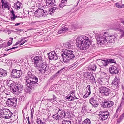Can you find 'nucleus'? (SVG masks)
Here are the masks:
<instances>
[{"instance_id": "obj_1", "label": "nucleus", "mask_w": 124, "mask_h": 124, "mask_svg": "<svg viewBox=\"0 0 124 124\" xmlns=\"http://www.w3.org/2000/svg\"><path fill=\"white\" fill-rule=\"evenodd\" d=\"M76 42L77 46L80 50H86L91 45L89 38L83 35L78 37Z\"/></svg>"}, {"instance_id": "obj_2", "label": "nucleus", "mask_w": 124, "mask_h": 124, "mask_svg": "<svg viewBox=\"0 0 124 124\" xmlns=\"http://www.w3.org/2000/svg\"><path fill=\"white\" fill-rule=\"evenodd\" d=\"M28 86L33 88L38 85V78L30 71H29L25 77Z\"/></svg>"}, {"instance_id": "obj_3", "label": "nucleus", "mask_w": 124, "mask_h": 124, "mask_svg": "<svg viewBox=\"0 0 124 124\" xmlns=\"http://www.w3.org/2000/svg\"><path fill=\"white\" fill-rule=\"evenodd\" d=\"M63 52V53L61 55L62 59H60V60L63 63H68L70 60L74 58L75 55L73 51L65 49Z\"/></svg>"}, {"instance_id": "obj_4", "label": "nucleus", "mask_w": 124, "mask_h": 124, "mask_svg": "<svg viewBox=\"0 0 124 124\" xmlns=\"http://www.w3.org/2000/svg\"><path fill=\"white\" fill-rule=\"evenodd\" d=\"M57 113L53 115V117L56 120H60L65 117L66 113L64 110L61 108H58Z\"/></svg>"}, {"instance_id": "obj_5", "label": "nucleus", "mask_w": 124, "mask_h": 124, "mask_svg": "<svg viewBox=\"0 0 124 124\" xmlns=\"http://www.w3.org/2000/svg\"><path fill=\"white\" fill-rule=\"evenodd\" d=\"M10 86L14 93L16 94H18L19 92H20L23 90V86L22 85L19 84L18 82L16 83V85H13L11 83L10 85Z\"/></svg>"}, {"instance_id": "obj_6", "label": "nucleus", "mask_w": 124, "mask_h": 124, "mask_svg": "<svg viewBox=\"0 0 124 124\" xmlns=\"http://www.w3.org/2000/svg\"><path fill=\"white\" fill-rule=\"evenodd\" d=\"M48 14L47 11L43 9L39 8L35 12V16L38 18L45 17Z\"/></svg>"}, {"instance_id": "obj_7", "label": "nucleus", "mask_w": 124, "mask_h": 124, "mask_svg": "<svg viewBox=\"0 0 124 124\" xmlns=\"http://www.w3.org/2000/svg\"><path fill=\"white\" fill-rule=\"evenodd\" d=\"M106 37L105 33L103 34H100L96 37L97 43L103 46L106 42Z\"/></svg>"}, {"instance_id": "obj_8", "label": "nucleus", "mask_w": 124, "mask_h": 124, "mask_svg": "<svg viewBox=\"0 0 124 124\" xmlns=\"http://www.w3.org/2000/svg\"><path fill=\"white\" fill-rule=\"evenodd\" d=\"M105 35L106 37V42L107 43H113L114 42L115 40L117 39V38H116L117 36V34L116 33H115L113 34H108L106 32H105Z\"/></svg>"}, {"instance_id": "obj_9", "label": "nucleus", "mask_w": 124, "mask_h": 124, "mask_svg": "<svg viewBox=\"0 0 124 124\" xmlns=\"http://www.w3.org/2000/svg\"><path fill=\"white\" fill-rule=\"evenodd\" d=\"M22 74V72L20 70L14 69L12 70L10 76L13 78L17 79L21 77Z\"/></svg>"}, {"instance_id": "obj_10", "label": "nucleus", "mask_w": 124, "mask_h": 124, "mask_svg": "<svg viewBox=\"0 0 124 124\" xmlns=\"http://www.w3.org/2000/svg\"><path fill=\"white\" fill-rule=\"evenodd\" d=\"M17 99L16 98H8L7 100V104L8 106L10 107L15 106L17 103Z\"/></svg>"}, {"instance_id": "obj_11", "label": "nucleus", "mask_w": 124, "mask_h": 124, "mask_svg": "<svg viewBox=\"0 0 124 124\" xmlns=\"http://www.w3.org/2000/svg\"><path fill=\"white\" fill-rule=\"evenodd\" d=\"M33 60L35 67H40L39 64L43 63V59L40 56H36L33 58Z\"/></svg>"}, {"instance_id": "obj_12", "label": "nucleus", "mask_w": 124, "mask_h": 124, "mask_svg": "<svg viewBox=\"0 0 124 124\" xmlns=\"http://www.w3.org/2000/svg\"><path fill=\"white\" fill-rule=\"evenodd\" d=\"M76 26L75 25H69L68 28L66 27L62 28L60 29L59 30L58 32V33L60 34L62 32H64L68 31V30L69 31L73 30L76 28Z\"/></svg>"}, {"instance_id": "obj_13", "label": "nucleus", "mask_w": 124, "mask_h": 124, "mask_svg": "<svg viewBox=\"0 0 124 124\" xmlns=\"http://www.w3.org/2000/svg\"><path fill=\"white\" fill-rule=\"evenodd\" d=\"M99 91L100 93L103 95H105L106 96L108 95L111 92L110 89L104 86H102L99 88Z\"/></svg>"}, {"instance_id": "obj_14", "label": "nucleus", "mask_w": 124, "mask_h": 124, "mask_svg": "<svg viewBox=\"0 0 124 124\" xmlns=\"http://www.w3.org/2000/svg\"><path fill=\"white\" fill-rule=\"evenodd\" d=\"M109 115V113L107 111H100L99 114L100 119L102 120H105L107 118Z\"/></svg>"}, {"instance_id": "obj_15", "label": "nucleus", "mask_w": 124, "mask_h": 124, "mask_svg": "<svg viewBox=\"0 0 124 124\" xmlns=\"http://www.w3.org/2000/svg\"><path fill=\"white\" fill-rule=\"evenodd\" d=\"M102 104L103 107L104 108H109L111 107L114 104V103L112 101L108 100H104Z\"/></svg>"}, {"instance_id": "obj_16", "label": "nucleus", "mask_w": 124, "mask_h": 124, "mask_svg": "<svg viewBox=\"0 0 124 124\" xmlns=\"http://www.w3.org/2000/svg\"><path fill=\"white\" fill-rule=\"evenodd\" d=\"M50 60H55L58 59L57 55L55 51H53L48 54Z\"/></svg>"}, {"instance_id": "obj_17", "label": "nucleus", "mask_w": 124, "mask_h": 124, "mask_svg": "<svg viewBox=\"0 0 124 124\" xmlns=\"http://www.w3.org/2000/svg\"><path fill=\"white\" fill-rule=\"evenodd\" d=\"M109 71L110 73L112 74H118L119 72L118 68L114 66H113L109 68Z\"/></svg>"}, {"instance_id": "obj_18", "label": "nucleus", "mask_w": 124, "mask_h": 124, "mask_svg": "<svg viewBox=\"0 0 124 124\" xmlns=\"http://www.w3.org/2000/svg\"><path fill=\"white\" fill-rule=\"evenodd\" d=\"M98 99L94 97H91L89 100L90 103L93 106L95 107H97L98 105Z\"/></svg>"}, {"instance_id": "obj_19", "label": "nucleus", "mask_w": 124, "mask_h": 124, "mask_svg": "<svg viewBox=\"0 0 124 124\" xmlns=\"http://www.w3.org/2000/svg\"><path fill=\"white\" fill-rule=\"evenodd\" d=\"M119 79L118 78L115 77L112 83L114 84V87H116L117 88H118L119 87Z\"/></svg>"}, {"instance_id": "obj_20", "label": "nucleus", "mask_w": 124, "mask_h": 124, "mask_svg": "<svg viewBox=\"0 0 124 124\" xmlns=\"http://www.w3.org/2000/svg\"><path fill=\"white\" fill-rule=\"evenodd\" d=\"M42 66H43L42 65H44L43 67H42V69L39 70V71H40V73L43 74L47 71L48 68L47 67V64H46L45 63L43 62L42 63Z\"/></svg>"}, {"instance_id": "obj_21", "label": "nucleus", "mask_w": 124, "mask_h": 124, "mask_svg": "<svg viewBox=\"0 0 124 124\" xmlns=\"http://www.w3.org/2000/svg\"><path fill=\"white\" fill-rule=\"evenodd\" d=\"M120 25L118 24V26L116 28H114L113 29L114 30H118L120 32L121 35L120 37L121 38L124 37V29H119L118 28L120 26Z\"/></svg>"}, {"instance_id": "obj_22", "label": "nucleus", "mask_w": 124, "mask_h": 124, "mask_svg": "<svg viewBox=\"0 0 124 124\" xmlns=\"http://www.w3.org/2000/svg\"><path fill=\"white\" fill-rule=\"evenodd\" d=\"M9 111V109L7 108H2L0 110V114L1 116L3 118L7 112Z\"/></svg>"}, {"instance_id": "obj_23", "label": "nucleus", "mask_w": 124, "mask_h": 124, "mask_svg": "<svg viewBox=\"0 0 124 124\" xmlns=\"http://www.w3.org/2000/svg\"><path fill=\"white\" fill-rule=\"evenodd\" d=\"M46 4L49 7L54 6L56 5L55 0H46Z\"/></svg>"}, {"instance_id": "obj_24", "label": "nucleus", "mask_w": 124, "mask_h": 124, "mask_svg": "<svg viewBox=\"0 0 124 124\" xmlns=\"http://www.w3.org/2000/svg\"><path fill=\"white\" fill-rule=\"evenodd\" d=\"M1 2L2 3V8L3 7H4V8H7L9 9V3L8 2L6 1L4 2L3 0H1Z\"/></svg>"}, {"instance_id": "obj_25", "label": "nucleus", "mask_w": 124, "mask_h": 124, "mask_svg": "<svg viewBox=\"0 0 124 124\" xmlns=\"http://www.w3.org/2000/svg\"><path fill=\"white\" fill-rule=\"evenodd\" d=\"M12 115V113L10 112L9 110V111L7 112L5 116H4L3 118H5L6 119H9L10 118Z\"/></svg>"}, {"instance_id": "obj_26", "label": "nucleus", "mask_w": 124, "mask_h": 124, "mask_svg": "<svg viewBox=\"0 0 124 124\" xmlns=\"http://www.w3.org/2000/svg\"><path fill=\"white\" fill-rule=\"evenodd\" d=\"M0 77L2 76L4 77L7 75L6 71L2 69H0Z\"/></svg>"}, {"instance_id": "obj_27", "label": "nucleus", "mask_w": 124, "mask_h": 124, "mask_svg": "<svg viewBox=\"0 0 124 124\" xmlns=\"http://www.w3.org/2000/svg\"><path fill=\"white\" fill-rule=\"evenodd\" d=\"M71 42L70 41H69L66 43L64 45L65 47L69 49H71L73 48V46L71 44Z\"/></svg>"}, {"instance_id": "obj_28", "label": "nucleus", "mask_w": 124, "mask_h": 124, "mask_svg": "<svg viewBox=\"0 0 124 124\" xmlns=\"http://www.w3.org/2000/svg\"><path fill=\"white\" fill-rule=\"evenodd\" d=\"M105 81L102 79L98 78L97 80L98 85H105L104 82Z\"/></svg>"}, {"instance_id": "obj_29", "label": "nucleus", "mask_w": 124, "mask_h": 124, "mask_svg": "<svg viewBox=\"0 0 124 124\" xmlns=\"http://www.w3.org/2000/svg\"><path fill=\"white\" fill-rule=\"evenodd\" d=\"M87 77L88 78H90V80L92 81V82L93 83L95 82V80L94 79V77L93 76V74H91V75L90 74L87 75Z\"/></svg>"}, {"instance_id": "obj_30", "label": "nucleus", "mask_w": 124, "mask_h": 124, "mask_svg": "<svg viewBox=\"0 0 124 124\" xmlns=\"http://www.w3.org/2000/svg\"><path fill=\"white\" fill-rule=\"evenodd\" d=\"M20 3L18 1L16 3H15L14 4V8L18 10L20 8Z\"/></svg>"}, {"instance_id": "obj_31", "label": "nucleus", "mask_w": 124, "mask_h": 124, "mask_svg": "<svg viewBox=\"0 0 124 124\" xmlns=\"http://www.w3.org/2000/svg\"><path fill=\"white\" fill-rule=\"evenodd\" d=\"M58 9L57 8L55 7H53L50 9L49 10V14H51L52 13H54L56 9Z\"/></svg>"}, {"instance_id": "obj_32", "label": "nucleus", "mask_w": 124, "mask_h": 124, "mask_svg": "<svg viewBox=\"0 0 124 124\" xmlns=\"http://www.w3.org/2000/svg\"><path fill=\"white\" fill-rule=\"evenodd\" d=\"M101 63L103 66H106L109 64L108 59L106 60H103L102 61Z\"/></svg>"}, {"instance_id": "obj_33", "label": "nucleus", "mask_w": 124, "mask_h": 124, "mask_svg": "<svg viewBox=\"0 0 124 124\" xmlns=\"http://www.w3.org/2000/svg\"><path fill=\"white\" fill-rule=\"evenodd\" d=\"M66 99H69V100L70 101L73 100L75 99L76 98V97L75 96H74L71 95H70V96L68 97L66 96Z\"/></svg>"}, {"instance_id": "obj_34", "label": "nucleus", "mask_w": 124, "mask_h": 124, "mask_svg": "<svg viewBox=\"0 0 124 124\" xmlns=\"http://www.w3.org/2000/svg\"><path fill=\"white\" fill-rule=\"evenodd\" d=\"M82 124H91V123L89 119H87L83 122Z\"/></svg>"}, {"instance_id": "obj_35", "label": "nucleus", "mask_w": 124, "mask_h": 124, "mask_svg": "<svg viewBox=\"0 0 124 124\" xmlns=\"http://www.w3.org/2000/svg\"><path fill=\"white\" fill-rule=\"evenodd\" d=\"M96 67L95 65H92L90 69V70L91 71H94L96 70Z\"/></svg>"}, {"instance_id": "obj_36", "label": "nucleus", "mask_w": 124, "mask_h": 124, "mask_svg": "<svg viewBox=\"0 0 124 124\" xmlns=\"http://www.w3.org/2000/svg\"><path fill=\"white\" fill-rule=\"evenodd\" d=\"M122 105L120 104L118 106L116 111V113H119L121 111L122 108Z\"/></svg>"}, {"instance_id": "obj_37", "label": "nucleus", "mask_w": 124, "mask_h": 124, "mask_svg": "<svg viewBox=\"0 0 124 124\" xmlns=\"http://www.w3.org/2000/svg\"><path fill=\"white\" fill-rule=\"evenodd\" d=\"M116 5V7L118 8H124V5L122 4L121 5H120L119 3H117L115 4Z\"/></svg>"}, {"instance_id": "obj_38", "label": "nucleus", "mask_w": 124, "mask_h": 124, "mask_svg": "<svg viewBox=\"0 0 124 124\" xmlns=\"http://www.w3.org/2000/svg\"><path fill=\"white\" fill-rule=\"evenodd\" d=\"M36 122L38 124H45V122H43L40 119H37L36 121Z\"/></svg>"}, {"instance_id": "obj_39", "label": "nucleus", "mask_w": 124, "mask_h": 124, "mask_svg": "<svg viewBox=\"0 0 124 124\" xmlns=\"http://www.w3.org/2000/svg\"><path fill=\"white\" fill-rule=\"evenodd\" d=\"M71 122L69 120H64L62 121V124H71Z\"/></svg>"}, {"instance_id": "obj_40", "label": "nucleus", "mask_w": 124, "mask_h": 124, "mask_svg": "<svg viewBox=\"0 0 124 124\" xmlns=\"http://www.w3.org/2000/svg\"><path fill=\"white\" fill-rule=\"evenodd\" d=\"M9 40L7 44L8 46H10L12 44L13 39L12 38L10 37L9 38Z\"/></svg>"}, {"instance_id": "obj_41", "label": "nucleus", "mask_w": 124, "mask_h": 124, "mask_svg": "<svg viewBox=\"0 0 124 124\" xmlns=\"http://www.w3.org/2000/svg\"><path fill=\"white\" fill-rule=\"evenodd\" d=\"M109 64L110 63H116V62L115 61L114 59H108Z\"/></svg>"}, {"instance_id": "obj_42", "label": "nucleus", "mask_w": 124, "mask_h": 124, "mask_svg": "<svg viewBox=\"0 0 124 124\" xmlns=\"http://www.w3.org/2000/svg\"><path fill=\"white\" fill-rule=\"evenodd\" d=\"M87 90H88V92H89V95H90L91 93V91H90V85H88L87 87H86Z\"/></svg>"}, {"instance_id": "obj_43", "label": "nucleus", "mask_w": 124, "mask_h": 124, "mask_svg": "<svg viewBox=\"0 0 124 124\" xmlns=\"http://www.w3.org/2000/svg\"><path fill=\"white\" fill-rule=\"evenodd\" d=\"M124 103V94L123 93V96L122 97L121 99V102L120 104L122 105H123Z\"/></svg>"}, {"instance_id": "obj_44", "label": "nucleus", "mask_w": 124, "mask_h": 124, "mask_svg": "<svg viewBox=\"0 0 124 124\" xmlns=\"http://www.w3.org/2000/svg\"><path fill=\"white\" fill-rule=\"evenodd\" d=\"M28 87L29 89H28L27 92L28 93H30L31 92L32 89H33L34 87H33V88H31L29 86H28Z\"/></svg>"}, {"instance_id": "obj_45", "label": "nucleus", "mask_w": 124, "mask_h": 124, "mask_svg": "<svg viewBox=\"0 0 124 124\" xmlns=\"http://www.w3.org/2000/svg\"><path fill=\"white\" fill-rule=\"evenodd\" d=\"M12 16H13V17H11V20H14L17 17V16H16L15 14L12 15Z\"/></svg>"}, {"instance_id": "obj_46", "label": "nucleus", "mask_w": 124, "mask_h": 124, "mask_svg": "<svg viewBox=\"0 0 124 124\" xmlns=\"http://www.w3.org/2000/svg\"><path fill=\"white\" fill-rule=\"evenodd\" d=\"M42 63H41V64H39V66L40 67H39H39H36V68L39 70H40V69H42V67H43V66H44V65H42L43 66H42Z\"/></svg>"}, {"instance_id": "obj_47", "label": "nucleus", "mask_w": 124, "mask_h": 124, "mask_svg": "<svg viewBox=\"0 0 124 124\" xmlns=\"http://www.w3.org/2000/svg\"><path fill=\"white\" fill-rule=\"evenodd\" d=\"M47 100L49 101L50 102L52 103H53L55 102V101L53 100V99H48Z\"/></svg>"}, {"instance_id": "obj_48", "label": "nucleus", "mask_w": 124, "mask_h": 124, "mask_svg": "<svg viewBox=\"0 0 124 124\" xmlns=\"http://www.w3.org/2000/svg\"><path fill=\"white\" fill-rule=\"evenodd\" d=\"M122 120V119H121L120 118L118 119L117 120V124H119V123Z\"/></svg>"}, {"instance_id": "obj_49", "label": "nucleus", "mask_w": 124, "mask_h": 124, "mask_svg": "<svg viewBox=\"0 0 124 124\" xmlns=\"http://www.w3.org/2000/svg\"><path fill=\"white\" fill-rule=\"evenodd\" d=\"M121 22L124 25V19L121 18L120 19Z\"/></svg>"}, {"instance_id": "obj_50", "label": "nucleus", "mask_w": 124, "mask_h": 124, "mask_svg": "<svg viewBox=\"0 0 124 124\" xmlns=\"http://www.w3.org/2000/svg\"><path fill=\"white\" fill-rule=\"evenodd\" d=\"M74 91L73 90H72L71 91L70 93V95H72L73 96H74L75 95L74 94Z\"/></svg>"}, {"instance_id": "obj_51", "label": "nucleus", "mask_w": 124, "mask_h": 124, "mask_svg": "<svg viewBox=\"0 0 124 124\" xmlns=\"http://www.w3.org/2000/svg\"><path fill=\"white\" fill-rule=\"evenodd\" d=\"M67 0H62L61 1V3L63 4H65L66 3Z\"/></svg>"}, {"instance_id": "obj_52", "label": "nucleus", "mask_w": 124, "mask_h": 124, "mask_svg": "<svg viewBox=\"0 0 124 124\" xmlns=\"http://www.w3.org/2000/svg\"><path fill=\"white\" fill-rule=\"evenodd\" d=\"M65 5H66L65 4H63L62 3H61L59 4V6L60 8L63 7L64 6H65Z\"/></svg>"}, {"instance_id": "obj_53", "label": "nucleus", "mask_w": 124, "mask_h": 124, "mask_svg": "<svg viewBox=\"0 0 124 124\" xmlns=\"http://www.w3.org/2000/svg\"><path fill=\"white\" fill-rule=\"evenodd\" d=\"M18 47V46H16L15 47H13L12 48H10L9 49H7L6 50L7 51H9V50H10L12 49H15V48H17Z\"/></svg>"}, {"instance_id": "obj_54", "label": "nucleus", "mask_w": 124, "mask_h": 124, "mask_svg": "<svg viewBox=\"0 0 124 124\" xmlns=\"http://www.w3.org/2000/svg\"><path fill=\"white\" fill-rule=\"evenodd\" d=\"M124 117V113L120 116V118L122 120Z\"/></svg>"}, {"instance_id": "obj_55", "label": "nucleus", "mask_w": 124, "mask_h": 124, "mask_svg": "<svg viewBox=\"0 0 124 124\" xmlns=\"http://www.w3.org/2000/svg\"><path fill=\"white\" fill-rule=\"evenodd\" d=\"M5 45V44L3 43L0 45V49L2 47H4V45Z\"/></svg>"}, {"instance_id": "obj_56", "label": "nucleus", "mask_w": 124, "mask_h": 124, "mask_svg": "<svg viewBox=\"0 0 124 124\" xmlns=\"http://www.w3.org/2000/svg\"><path fill=\"white\" fill-rule=\"evenodd\" d=\"M54 100L56 101V98L54 95H53V98Z\"/></svg>"}, {"instance_id": "obj_57", "label": "nucleus", "mask_w": 124, "mask_h": 124, "mask_svg": "<svg viewBox=\"0 0 124 124\" xmlns=\"http://www.w3.org/2000/svg\"><path fill=\"white\" fill-rule=\"evenodd\" d=\"M89 92H88V91L87 92L86 91V95L87 96V97L89 96L90 95H89L88 93Z\"/></svg>"}, {"instance_id": "obj_58", "label": "nucleus", "mask_w": 124, "mask_h": 124, "mask_svg": "<svg viewBox=\"0 0 124 124\" xmlns=\"http://www.w3.org/2000/svg\"><path fill=\"white\" fill-rule=\"evenodd\" d=\"M21 41H18L17 42H16V43L15 44V45H17V44H19L20 43H21Z\"/></svg>"}, {"instance_id": "obj_59", "label": "nucleus", "mask_w": 124, "mask_h": 124, "mask_svg": "<svg viewBox=\"0 0 124 124\" xmlns=\"http://www.w3.org/2000/svg\"><path fill=\"white\" fill-rule=\"evenodd\" d=\"M65 68V67H64L62 68L60 70V71H62L64 70V69Z\"/></svg>"}, {"instance_id": "obj_60", "label": "nucleus", "mask_w": 124, "mask_h": 124, "mask_svg": "<svg viewBox=\"0 0 124 124\" xmlns=\"http://www.w3.org/2000/svg\"><path fill=\"white\" fill-rule=\"evenodd\" d=\"M10 12H11V13L12 15H13V14H15L14 13V11L13 10H11Z\"/></svg>"}, {"instance_id": "obj_61", "label": "nucleus", "mask_w": 124, "mask_h": 124, "mask_svg": "<svg viewBox=\"0 0 124 124\" xmlns=\"http://www.w3.org/2000/svg\"><path fill=\"white\" fill-rule=\"evenodd\" d=\"M77 121H78V122L79 123H78L79 124H81V120H78Z\"/></svg>"}, {"instance_id": "obj_62", "label": "nucleus", "mask_w": 124, "mask_h": 124, "mask_svg": "<svg viewBox=\"0 0 124 124\" xmlns=\"http://www.w3.org/2000/svg\"><path fill=\"white\" fill-rule=\"evenodd\" d=\"M20 24V23H16V24H15V25L16 26H17L19 25Z\"/></svg>"}, {"instance_id": "obj_63", "label": "nucleus", "mask_w": 124, "mask_h": 124, "mask_svg": "<svg viewBox=\"0 0 124 124\" xmlns=\"http://www.w3.org/2000/svg\"><path fill=\"white\" fill-rule=\"evenodd\" d=\"M27 121H28V123H31V122H30L29 121V117H28V118L27 119Z\"/></svg>"}, {"instance_id": "obj_64", "label": "nucleus", "mask_w": 124, "mask_h": 124, "mask_svg": "<svg viewBox=\"0 0 124 124\" xmlns=\"http://www.w3.org/2000/svg\"><path fill=\"white\" fill-rule=\"evenodd\" d=\"M16 30H17V31H21V29H19V28H17V29H16Z\"/></svg>"}]
</instances>
